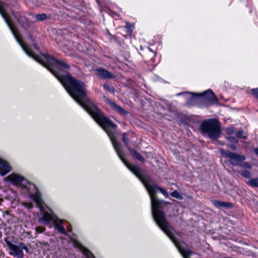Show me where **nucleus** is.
I'll return each instance as SVG.
<instances>
[{"label": "nucleus", "mask_w": 258, "mask_h": 258, "mask_svg": "<svg viewBox=\"0 0 258 258\" xmlns=\"http://www.w3.org/2000/svg\"><path fill=\"white\" fill-rule=\"evenodd\" d=\"M222 154L225 158L228 159L229 163L233 166H239L241 165V162L245 160V157L244 155L228 150L223 151Z\"/></svg>", "instance_id": "423d86ee"}, {"label": "nucleus", "mask_w": 258, "mask_h": 258, "mask_svg": "<svg viewBox=\"0 0 258 258\" xmlns=\"http://www.w3.org/2000/svg\"><path fill=\"white\" fill-rule=\"evenodd\" d=\"M254 152L258 156V148H255L254 150Z\"/></svg>", "instance_id": "c9c22d12"}, {"label": "nucleus", "mask_w": 258, "mask_h": 258, "mask_svg": "<svg viewBox=\"0 0 258 258\" xmlns=\"http://www.w3.org/2000/svg\"><path fill=\"white\" fill-rule=\"evenodd\" d=\"M29 38L32 41H34V39H33V37L31 35H29Z\"/></svg>", "instance_id": "e433bc0d"}, {"label": "nucleus", "mask_w": 258, "mask_h": 258, "mask_svg": "<svg viewBox=\"0 0 258 258\" xmlns=\"http://www.w3.org/2000/svg\"><path fill=\"white\" fill-rule=\"evenodd\" d=\"M19 248L20 249H21V250H22L23 249L25 250V251L27 252V253H28L29 252V249L28 248V247L26 246V245H25V243H24L23 242H19L18 243V245H17Z\"/></svg>", "instance_id": "5701e85b"}, {"label": "nucleus", "mask_w": 258, "mask_h": 258, "mask_svg": "<svg viewBox=\"0 0 258 258\" xmlns=\"http://www.w3.org/2000/svg\"><path fill=\"white\" fill-rule=\"evenodd\" d=\"M78 245H79L82 250L83 254L87 257V258H95L93 254L86 248L82 246L80 244L78 243Z\"/></svg>", "instance_id": "a211bd4d"}, {"label": "nucleus", "mask_w": 258, "mask_h": 258, "mask_svg": "<svg viewBox=\"0 0 258 258\" xmlns=\"http://www.w3.org/2000/svg\"><path fill=\"white\" fill-rule=\"evenodd\" d=\"M34 46L35 48H36V49L37 48V45L35 44H34Z\"/></svg>", "instance_id": "ea45409f"}, {"label": "nucleus", "mask_w": 258, "mask_h": 258, "mask_svg": "<svg viewBox=\"0 0 258 258\" xmlns=\"http://www.w3.org/2000/svg\"><path fill=\"white\" fill-rule=\"evenodd\" d=\"M11 13L13 17L17 20L24 29H26V27L30 28L32 27L33 23L30 21L22 13L14 12L13 11H11Z\"/></svg>", "instance_id": "6e6552de"}, {"label": "nucleus", "mask_w": 258, "mask_h": 258, "mask_svg": "<svg viewBox=\"0 0 258 258\" xmlns=\"http://www.w3.org/2000/svg\"><path fill=\"white\" fill-rule=\"evenodd\" d=\"M54 217L47 212H44L43 216L39 218V220L44 223L45 225H48L52 220L54 221Z\"/></svg>", "instance_id": "dca6fc26"}, {"label": "nucleus", "mask_w": 258, "mask_h": 258, "mask_svg": "<svg viewBox=\"0 0 258 258\" xmlns=\"http://www.w3.org/2000/svg\"><path fill=\"white\" fill-rule=\"evenodd\" d=\"M213 205L216 208L224 207L227 209L232 208L233 204L231 203L214 200L212 202Z\"/></svg>", "instance_id": "2eb2a0df"}, {"label": "nucleus", "mask_w": 258, "mask_h": 258, "mask_svg": "<svg viewBox=\"0 0 258 258\" xmlns=\"http://www.w3.org/2000/svg\"><path fill=\"white\" fill-rule=\"evenodd\" d=\"M24 206L28 209H32L33 207V204L31 203H26L24 204Z\"/></svg>", "instance_id": "72a5a7b5"}, {"label": "nucleus", "mask_w": 258, "mask_h": 258, "mask_svg": "<svg viewBox=\"0 0 258 258\" xmlns=\"http://www.w3.org/2000/svg\"><path fill=\"white\" fill-rule=\"evenodd\" d=\"M170 195L172 197L175 198L178 200H182L183 199L182 196L176 190L171 192Z\"/></svg>", "instance_id": "412c9836"}, {"label": "nucleus", "mask_w": 258, "mask_h": 258, "mask_svg": "<svg viewBox=\"0 0 258 258\" xmlns=\"http://www.w3.org/2000/svg\"><path fill=\"white\" fill-rule=\"evenodd\" d=\"M251 94L258 99V88H254L251 90Z\"/></svg>", "instance_id": "c85d7f7f"}, {"label": "nucleus", "mask_w": 258, "mask_h": 258, "mask_svg": "<svg viewBox=\"0 0 258 258\" xmlns=\"http://www.w3.org/2000/svg\"><path fill=\"white\" fill-rule=\"evenodd\" d=\"M86 111L107 133L118 156L123 163L126 165L128 162L124 159L123 154L120 148V145L116 142L114 135L113 131L117 127V125L113 123L110 119L106 117L94 104L91 105V106Z\"/></svg>", "instance_id": "20e7f679"}, {"label": "nucleus", "mask_w": 258, "mask_h": 258, "mask_svg": "<svg viewBox=\"0 0 258 258\" xmlns=\"http://www.w3.org/2000/svg\"><path fill=\"white\" fill-rule=\"evenodd\" d=\"M127 28H128V29H132L131 26L130 25H128V26H127ZM132 30H131V32H132Z\"/></svg>", "instance_id": "4c0bfd02"}, {"label": "nucleus", "mask_w": 258, "mask_h": 258, "mask_svg": "<svg viewBox=\"0 0 258 258\" xmlns=\"http://www.w3.org/2000/svg\"><path fill=\"white\" fill-rule=\"evenodd\" d=\"M125 165L140 179L148 190L151 201L152 216L158 226L171 239L183 257L190 256L194 252L190 249H184L180 246L174 235L173 229L165 219L164 213L158 209L164 201L158 200L156 195V192L159 190L166 198L168 197V192L165 189L159 187L149 176L143 174L140 167L128 163Z\"/></svg>", "instance_id": "f257e3e1"}, {"label": "nucleus", "mask_w": 258, "mask_h": 258, "mask_svg": "<svg viewBox=\"0 0 258 258\" xmlns=\"http://www.w3.org/2000/svg\"><path fill=\"white\" fill-rule=\"evenodd\" d=\"M9 6L5 3L0 1V14L4 19L12 33L17 42L21 45L25 53L30 57H32L38 62L45 67L59 80V77L67 76L68 73L61 74V70H69L70 66L63 60H58L47 54H42L41 56H38L34 52L29 50L24 44L20 35L16 30L13 23L12 22L8 14Z\"/></svg>", "instance_id": "f03ea898"}, {"label": "nucleus", "mask_w": 258, "mask_h": 258, "mask_svg": "<svg viewBox=\"0 0 258 258\" xmlns=\"http://www.w3.org/2000/svg\"><path fill=\"white\" fill-rule=\"evenodd\" d=\"M189 256H187L186 258H188ZM184 258H185V257H184Z\"/></svg>", "instance_id": "a19ab883"}, {"label": "nucleus", "mask_w": 258, "mask_h": 258, "mask_svg": "<svg viewBox=\"0 0 258 258\" xmlns=\"http://www.w3.org/2000/svg\"><path fill=\"white\" fill-rule=\"evenodd\" d=\"M34 187L36 188V192L35 193V194L34 195H32V198L33 199H34V198H41L40 196H41V194L40 192L39 191L37 186L34 184Z\"/></svg>", "instance_id": "393cba45"}, {"label": "nucleus", "mask_w": 258, "mask_h": 258, "mask_svg": "<svg viewBox=\"0 0 258 258\" xmlns=\"http://www.w3.org/2000/svg\"><path fill=\"white\" fill-rule=\"evenodd\" d=\"M200 129L203 136L213 140L217 139L221 133L220 123L217 119H210L203 121Z\"/></svg>", "instance_id": "39448f33"}, {"label": "nucleus", "mask_w": 258, "mask_h": 258, "mask_svg": "<svg viewBox=\"0 0 258 258\" xmlns=\"http://www.w3.org/2000/svg\"><path fill=\"white\" fill-rule=\"evenodd\" d=\"M3 201V200L2 199L0 198V205H1Z\"/></svg>", "instance_id": "58836bf2"}, {"label": "nucleus", "mask_w": 258, "mask_h": 258, "mask_svg": "<svg viewBox=\"0 0 258 258\" xmlns=\"http://www.w3.org/2000/svg\"><path fill=\"white\" fill-rule=\"evenodd\" d=\"M122 141L124 143L125 146L127 147L129 143V140L126 137V134L125 133H123L122 134Z\"/></svg>", "instance_id": "cd10ccee"}, {"label": "nucleus", "mask_w": 258, "mask_h": 258, "mask_svg": "<svg viewBox=\"0 0 258 258\" xmlns=\"http://www.w3.org/2000/svg\"><path fill=\"white\" fill-rule=\"evenodd\" d=\"M107 103L110 105V106L119 113L121 115L125 116L127 114V111L125 110L121 106L118 105L114 101L110 100L109 99H106Z\"/></svg>", "instance_id": "9b49d317"}, {"label": "nucleus", "mask_w": 258, "mask_h": 258, "mask_svg": "<svg viewBox=\"0 0 258 258\" xmlns=\"http://www.w3.org/2000/svg\"><path fill=\"white\" fill-rule=\"evenodd\" d=\"M34 17L36 22L44 21L47 19V15L44 13L35 15Z\"/></svg>", "instance_id": "6ab92c4d"}, {"label": "nucleus", "mask_w": 258, "mask_h": 258, "mask_svg": "<svg viewBox=\"0 0 258 258\" xmlns=\"http://www.w3.org/2000/svg\"><path fill=\"white\" fill-rule=\"evenodd\" d=\"M190 94L191 95L192 99L200 96L203 97L205 99L208 100L211 103L214 104L218 103V98L211 89H209L201 94L190 93Z\"/></svg>", "instance_id": "0eeeda50"}, {"label": "nucleus", "mask_w": 258, "mask_h": 258, "mask_svg": "<svg viewBox=\"0 0 258 258\" xmlns=\"http://www.w3.org/2000/svg\"><path fill=\"white\" fill-rule=\"evenodd\" d=\"M103 87L104 90L108 91L110 93H114L115 89L113 87L109 86L107 84H104L103 85Z\"/></svg>", "instance_id": "b1692460"}, {"label": "nucleus", "mask_w": 258, "mask_h": 258, "mask_svg": "<svg viewBox=\"0 0 258 258\" xmlns=\"http://www.w3.org/2000/svg\"><path fill=\"white\" fill-rule=\"evenodd\" d=\"M59 77V81L74 100L85 110L93 105L87 98V91L85 83L75 79L70 74Z\"/></svg>", "instance_id": "7ed1b4c3"}, {"label": "nucleus", "mask_w": 258, "mask_h": 258, "mask_svg": "<svg viewBox=\"0 0 258 258\" xmlns=\"http://www.w3.org/2000/svg\"><path fill=\"white\" fill-rule=\"evenodd\" d=\"M239 166L244 167V168H248V169L251 168V165L248 162H242L241 163V165H240Z\"/></svg>", "instance_id": "c756f323"}, {"label": "nucleus", "mask_w": 258, "mask_h": 258, "mask_svg": "<svg viewBox=\"0 0 258 258\" xmlns=\"http://www.w3.org/2000/svg\"><path fill=\"white\" fill-rule=\"evenodd\" d=\"M33 199L34 201V202L36 203V204H37V205L38 207L40 208L42 206L43 202H42L41 198H34Z\"/></svg>", "instance_id": "a878e982"}, {"label": "nucleus", "mask_w": 258, "mask_h": 258, "mask_svg": "<svg viewBox=\"0 0 258 258\" xmlns=\"http://www.w3.org/2000/svg\"><path fill=\"white\" fill-rule=\"evenodd\" d=\"M128 150L132 153L133 155L135 156V157L140 161L142 162H145V159L136 151L131 149L130 147H127Z\"/></svg>", "instance_id": "f3484780"}, {"label": "nucleus", "mask_w": 258, "mask_h": 258, "mask_svg": "<svg viewBox=\"0 0 258 258\" xmlns=\"http://www.w3.org/2000/svg\"><path fill=\"white\" fill-rule=\"evenodd\" d=\"M241 174L243 176H244L247 178H249L251 177L250 173L246 170H242Z\"/></svg>", "instance_id": "bb28decb"}, {"label": "nucleus", "mask_w": 258, "mask_h": 258, "mask_svg": "<svg viewBox=\"0 0 258 258\" xmlns=\"http://www.w3.org/2000/svg\"><path fill=\"white\" fill-rule=\"evenodd\" d=\"M226 133L228 135H232L234 133V127H229L226 129Z\"/></svg>", "instance_id": "2f4dec72"}, {"label": "nucleus", "mask_w": 258, "mask_h": 258, "mask_svg": "<svg viewBox=\"0 0 258 258\" xmlns=\"http://www.w3.org/2000/svg\"><path fill=\"white\" fill-rule=\"evenodd\" d=\"M229 147L233 150L235 151V150H236V149H237L236 146L235 145H230L229 146Z\"/></svg>", "instance_id": "f704fd0d"}, {"label": "nucleus", "mask_w": 258, "mask_h": 258, "mask_svg": "<svg viewBox=\"0 0 258 258\" xmlns=\"http://www.w3.org/2000/svg\"><path fill=\"white\" fill-rule=\"evenodd\" d=\"M95 71L97 76L102 80L114 79L116 77L113 73L103 68H96Z\"/></svg>", "instance_id": "1a4fd4ad"}, {"label": "nucleus", "mask_w": 258, "mask_h": 258, "mask_svg": "<svg viewBox=\"0 0 258 258\" xmlns=\"http://www.w3.org/2000/svg\"><path fill=\"white\" fill-rule=\"evenodd\" d=\"M35 230L37 233H40L45 230V228L42 226H37L35 228Z\"/></svg>", "instance_id": "7c9ffc66"}, {"label": "nucleus", "mask_w": 258, "mask_h": 258, "mask_svg": "<svg viewBox=\"0 0 258 258\" xmlns=\"http://www.w3.org/2000/svg\"><path fill=\"white\" fill-rule=\"evenodd\" d=\"M248 184L253 187H258V178L250 179L248 182Z\"/></svg>", "instance_id": "4be33fe9"}, {"label": "nucleus", "mask_w": 258, "mask_h": 258, "mask_svg": "<svg viewBox=\"0 0 258 258\" xmlns=\"http://www.w3.org/2000/svg\"><path fill=\"white\" fill-rule=\"evenodd\" d=\"M11 167L6 160L0 158V174L4 176L11 171Z\"/></svg>", "instance_id": "f8f14e48"}, {"label": "nucleus", "mask_w": 258, "mask_h": 258, "mask_svg": "<svg viewBox=\"0 0 258 258\" xmlns=\"http://www.w3.org/2000/svg\"><path fill=\"white\" fill-rule=\"evenodd\" d=\"M7 179L16 185H19L24 180V178L23 177L18 174L15 173L10 174L8 176Z\"/></svg>", "instance_id": "ddd939ff"}, {"label": "nucleus", "mask_w": 258, "mask_h": 258, "mask_svg": "<svg viewBox=\"0 0 258 258\" xmlns=\"http://www.w3.org/2000/svg\"><path fill=\"white\" fill-rule=\"evenodd\" d=\"M5 241L9 249L14 252L15 256L17 258H24V253L21 249L6 239H5Z\"/></svg>", "instance_id": "9d476101"}, {"label": "nucleus", "mask_w": 258, "mask_h": 258, "mask_svg": "<svg viewBox=\"0 0 258 258\" xmlns=\"http://www.w3.org/2000/svg\"><path fill=\"white\" fill-rule=\"evenodd\" d=\"M53 222L55 228L58 231L59 233H62L65 235H68L62 224V221L61 219L55 217Z\"/></svg>", "instance_id": "4468645a"}, {"label": "nucleus", "mask_w": 258, "mask_h": 258, "mask_svg": "<svg viewBox=\"0 0 258 258\" xmlns=\"http://www.w3.org/2000/svg\"><path fill=\"white\" fill-rule=\"evenodd\" d=\"M236 137L238 139H246L247 134L243 131L240 130L236 133Z\"/></svg>", "instance_id": "aec40b11"}, {"label": "nucleus", "mask_w": 258, "mask_h": 258, "mask_svg": "<svg viewBox=\"0 0 258 258\" xmlns=\"http://www.w3.org/2000/svg\"><path fill=\"white\" fill-rule=\"evenodd\" d=\"M227 140L230 142L234 143H238V141L234 137H229L227 138Z\"/></svg>", "instance_id": "473e14b6"}]
</instances>
